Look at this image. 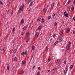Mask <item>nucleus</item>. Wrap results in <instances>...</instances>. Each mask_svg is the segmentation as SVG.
<instances>
[{"mask_svg":"<svg viewBox=\"0 0 75 75\" xmlns=\"http://www.w3.org/2000/svg\"><path fill=\"white\" fill-rule=\"evenodd\" d=\"M29 11H31V8H30V9L29 10Z\"/></svg>","mask_w":75,"mask_h":75,"instance_id":"obj_53","label":"nucleus"},{"mask_svg":"<svg viewBox=\"0 0 75 75\" xmlns=\"http://www.w3.org/2000/svg\"><path fill=\"white\" fill-rule=\"evenodd\" d=\"M70 48V47H69V46L68 45L66 47V49L67 50H69V48Z\"/></svg>","mask_w":75,"mask_h":75,"instance_id":"obj_8","label":"nucleus"},{"mask_svg":"<svg viewBox=\"0 0 75 75\" xmlns=\"http://www.w3.org/2000/svg\"><path fill=\"white\" fill-rule=\"evenodd\" d=\"M35 36V37H38V32H37L36 33Z\"/></svg>","mask_w":75,"mask_h":75,"instance_id":"obj_16","label":"nucleus"},{"mask_svg":"<svg viewBox=\"0 0 75 75\" xmlns=\"http://www.w3.org/2000/svg\"><path fill=\"white\" fill-rule=\"evenodd\" d=\"M39 34V33H38V35Z\"/></svg>","mask_w":75,"mask_h":75,"instance_id":"obj_64","label":"nucleus"},{"mask_svg":"<svg viewBox=\"0 0 75 75\" xmlns=\"http://www.w3.org/2000/svg\"><path fill=\"white\" fill-rule=\"evenodd\" d=\"M24 54L25 55H27V50H26L25 52H22L21 53V55H23V56H24Z\"/></svg>","mask_w":75,"mask_h":75,"instance_id":"obj_3","label":"nucleus"},{"mask_svg":"<svg viewBox=\"0 0 75 75\" xmlns=\"http://www.w3.org/2000/svg\"><path fill=\"white\" fill-rule=\"evenodd\" d=\"M50 60H51V59H50V57H49L47 60V61L48 62H50Z\"/></svg>","mask_w":75,"mask_h":75,"instance_id":"obj_22","label":"nucleus"},{"mask_svg":"<svg viewBox=\"0 0 75 75\" xmlns=\"http://www.w3.org/2000/svg\"><path fill=\"white\" fill-rule=\"evenodd\" d=\"M24 4H23V6H21L19 8V9L18 10L19 13H21V11H22V10H23V8L24 7Z\"/></svg>","mask_w":75,"mask_h":75,"instance_id":"obj_1","label":"nucleus"},{"mask_svg":"<svg viewBox=\"0 0 75 75\" xmlns=\"http://www.w3.org/2000/svg\"><path fill=\"white\" fill-rule=\"evenodd\" d=\"M41 20V18H39L38 19V21H40Z\"/></svg>","mask_w":75,"mask_h":75,"instance_id":"obj_38","label":"nucleus"},{"mask_svg":"<svg viewBox=\"0 0 75 75\" xmlns=\"http://www.w3.org/2000/svg\"><path fill=\"white\" fill-rule=\"evenodd\" d=\"M48 50V47H46V49H45V51H47Z\"/></svg>","mask_w":75,"mask_h":75,"instance_id":"obj_41","label":"nucleus"},{"mask_svg":"<svg viewBox=\"0 0 75 75\" xmlns=\"http://www.w3.org/2000/svg\"><path fill=\"white\" fill-rule=\"evenodd\" d=\"M73 34H75V31H74V30L73 31Z\"/></svg>","mask_w":75,"mask_h":75,"instance_id":"obj_52","label":"nucleus"},{"mask_svg":"<svg viewBox=\"0 0 75 75\" xmlns=\"http://www.w3.org/2000/svg\"><path fill=\"white\" fill-rule=\"evenodd\" d=\"M33 1H32L30 3V4L29 7H30V6H32V4H33Z\"/></svg>","mask_w":75,"mask_h":75,"instance_id":"obj_12","label":"nucleus"},{"mask_svg":"<svg viewBox=\"0 0 75 75\" xmlns=\"http://www.w3.org/2000/svg\"><path fill=\"white\" fill-rule=\"evenodd\" d=\"M29 39H30V38H29L26 40V42H28V41H29Z\"/></svg>","mask_w":75,"mask_h":75,"instance_id":"obj_20","label":"nucleus"},{"mask_svg":"<svg viewBox=\"0 0 75 75\" xmlns=\"http://www.w3.org/2000/svg\"><path fill=\"white\" fill-rule=\"evenodd\" d=\"M49 6H50V5H47V7H48Z\"/></svg>","mask_w":75,"mask_h":75,"instance_id":"obj_56","label":"nucleus"},{"mask_svg":"<svg viewBox=\"0 0 75 75\" xmlns=\"http://www.w3.org/2000/svg\"><path fill=\"white\" fill-rule=\"evenodd\" d=\"M50 70H48V72H50Z\"/></svg>","mask_w":75,"mask_h":75,"instance_id":"obj_60","label":"nucleus"},{"mask_svg":"<svg viewBox=\"0 0 75 75\" xmlns=\"http://www.w3.org/2000/svg\"><path fill=\"white\" fill-rule=\"evenodd\" d=\"M23 34H24V33L23 32L22 33H21V35H23Z\"/></svg>","mask_w":75,"mask_h":75,"instance_id":"obj_49","label":"nucleus"},{"mask_svg":"<svg viewBox=\"0 0 75 75\" xmlns=\"http://www.w3.org/2000/svg\"><path fill=\"white\" fill-rule=\"evenodd\" d=\"M26 63V62L24 60H23L22 61V65H24Z\"/></svg>","mask_w":75,"mask_h":75,"instance_id":"obj_6","label":"nucleus"},{"mask_svg":"<svg viewBox=\"0 0 75 75\" xmlns=\"http://www.w3.org/2000/svg\"><path fill=\"white\" fill-rule=\"evenodd\" d=\"M64 16H66V17H68V13H67V12H65L64 13Z\"/></svg>","mask_w":75,"mask_h":75,"instance_id":"obj_4","label":"nucleus"},{"mask_svg":"<svg viewBox=\"0 0 75 75\" xmlns=\"http://www.w3.org/2000/svg\"><path fill=\"white\" fill-rule=\"evenodd\" d=\"M42 23H44V19L42 18Z\"/></svg>","mask_w":75,"mask_h":75,"instance_id":"obj_27","label":"nucleus"},{"mask_svg":"<svg viewBox=\"0 0 75 75\" xmlns=\"http://www.w3.org/2000/svg\"><path fill=\"white\" fill-rule=\"evenodd\" d=\"M59 59H57L56 60V62H59Z\"/></svg>","mask_w":75,"mask_h":75,"instance_id":"obj_17","label":"nucleus"},{"mask_svg":"<svg viewBox=\"0 0 75 75\" xmlns=\"http://www.w3.org/2000/svg\"><path fill=\"white\" fill-rule=\"evenodd\" d=\"M10 14H13V11H11V12H10Z\"/></svg>","mask_w":75,"mask_h":75,"instance_id":"obj_33","label":"nucleus"},{"mask_svg":"<svg viewBox=\"0 0 75 75\" xmlns=\"http://www.w3.org/2000/svg\"><path fill=\"white\" fill-rule=\"evenodd\" d=\"M28 0H25V1H28Z\"/></svg>","mask_w":75,"mask_h":75,"instance_id":"obj_58","label":"nucleus"},{"mask_svg":"<svg viewBox=\"0 0 75 75\" xmlns=\"http://www.w3.org/2000/svg\"><path fill=\"white\" fill-rule=\"evenodd\" d=\"M72 68H73V65H71L70 66V69H72Z\"/></svg>","mask_w":75,"mask_h":75,"instance_id":"obj_14","label":"nucleus"},{"mask_svg":"<svg viewBox=\"0 0 75 75\" xmlns=\"http://www.w3.org/2000/svg\"><path fill=\"white\" fill-rule=\"evenodd\" d=\"M68 66H67L65 68L64 70V74H66L67 73V71H68Z\"/></svg>","mask_w":75,"mask_h":75,"instance_id":"obj_2","label":"nucleus"},{"mask_svg":"<svg viewBox=\"0 0 75 75\" xmlns=\"http://www.w3.org/2000/svg\"><path fill=\"white\" fill-rule=\"evenodd\" d=\"M64 21H63V22H62V23L63 24H64Z\"/></svg>","mask_w":75,"mask_h":75,"instance_id":"obj_57","label":"nucleus"},{"mask_svg":"<svg viewBox=\"0 0 75 75\" xmlns=\"http://www.w3.org/2000/svg\"><path fill=\"white\" fill-rule=\"evenodd\" d=\"M70 2H71V1L70 0L68 1L67 2L68 4L70 3Z\"/></svg>","mask_w":75,"mask_h":75,"instance_id":"obj_40","label":"nucleus"},{"mask_svg":"<svg viewBox=\"0 0 75 75\" xmlns=\"http://www.w3.org/2000/svg\"><path fill=\"white\" fill-rule=\"evenodd\" d=\"M58 41H56V42L54 43V45H56V44H58Z\"/></svg>","mask_w":75,"mask_h":75,"instance_id":"obj_18","label":"nucleus"},{"mask_svg":"<svg viewBox=\"0 0 75 75\" xmlns=\"http://www.w3.org/2000/svg\"><path fill=\"white\" fill-rule=\"evenodd\" d=\"M24 23V19H22L21 20V24H23Z\"/></svg>","mask_w":75,"mask_h":75,"instance_id":"obj_11","label":"nucleus"},{"mask_svg":"<svg viewBox=\"0 0 75 75\" xmlns=\"http://www.w3.org/2000/svg\"><path fill=\"white\" fill-rule=\"evenodd\" d=\"M30 1H31V0H28V2L29 3H30Z\"/></svg>","mask_w":75,"mask_h":75,"instance_id":"obj_54","label":"nucleus"},{"mask_svg":"<svg viewBox=\"0 0 75 75\" xmlns=\"http://www.w3.org/2000/svg\"><path fill=\"white\" fill-rule=\"evenodd\" d=\"M66 62H67V61H66V60H65L64 62V64H66Z\"/></svg>","mask_w":75,"mask_h":75,"instance_id":"obj_35","label":"nucleus"},{"mask_svg":"<svg viewBox=\"0 0 75 75\" xmlns=\"http://www.w3.org/2000/svg\"><path fill=\"white\" fill-rule=\"evenodd\" d=\"M9 6L10 5H8V7H9Z\"/></svg>","mask_w":75,"mask_h":75,"instance_id":"obj_63","label":"nucleus"},{"mask_svg":"<svg viewBox=\"0 0 75 75\" xmlns=\"http://www.w3.org/2000/svg\"><path fill=\"white\" fill-rule=\"evenodd\" d=\"M56 69L55 68H54L53 69V71H55Z\"/></svg>","mask_w":75,"mask_h":75,"instance_id":"obj_51","label":"nucleus"},{"mask_svg":"<svg viewBox=\"0 0 75 75\" xmlns=\"http://www.w3.org/2000/svg\"><path fill=\"white\" fill-rule=\"evenodd\" d=\"M34 68H35V66L33 65V70L34 69Z\"/></svg>","mask_w":75,"mask_h":75,"instance_id":"obj_44","label":"nucleus"},{"mask_svg":"<svg viewBox=\"0 0 75 75\" xmlns=\"http://www.w3.org/2000/svg\"><path fill=\"white\" fill-rule=\"evenodd\" d=\"M3 2L0 1V4H1V5H3Z\"/></svg>","mask_w":75,"mask_h":75,"instance_id":"obj_29","label":"nucleus"},{"mask_svg":"<svg viewBox=\"0 0 75 75\" xmlns=\"http://www.w3.org/2000/svg\"><path fill=\"white\" fill-rule=\"evenodd\" d=\"M60 34H63V30H62V31H60Z\"/></svg>","mask_w":75,"mask_h":75,"instance_id":"obj_19","label":"nucleus"},{"mask_svg":"<svg viewBox=\"0 0 75 75\" xmlns=\"http://www.w3.org/2000/svg\"><path fill=\"white\" fill-rule=\"evenodd\" d=\"M17 58L16 57H15L14 59V61H17Z\"/></svg>","mask_w":75,"mask_h":75,"instance_id":"obj_13","label":"nucleus"},{"mask_svg":"<svg viewBox=\"0 0 75 75\" xmlns=\"http://www.w3.org/2000/svg\"><path fill=\"white\" fill-rule=\"evenodd\" d=\"M16 51H17V50L16 49H15L13 50V52H14V53H16Z\"/></svg>","mask_w":75,"mask_h":75,"instance_id":"obj_21","label":"nucleus"},{"mask_svg":"<svg viewBox=\"0 0 75 75\" xmlns=\"http://www.w3.org/2000/svg\"><path fill=\"white\" fill-rule=\"evenodd\" d=\"M38 70H39V71H40V69H41V67H38Z\"/></svg>","mask_w":75,"mask_h":75,"instance_id":"obj_42","label":"nucleus"},{"mask_svg":"<svg viewBox=\"0 0 75 75\" xmlns=\"http://www.w3.org/2000/svg\"><path fill=\"white\" fill-rule=\"evenodd\" d=\"M59 41L60 42H61V41H62V38H60L59 39Z\"/></svg>","mask_w":75,"mask_h":75,"instance_id":"obj_24","label":"nucleus"},{"mask_svg":"<svg viewBox=\"0 0 75 75\" xmlns=\"http://www.w3.org/2000/svg\"><path fill=\"white\" fill-rule=\"evenodd\" d=\"M70 31V30L69 29V28H68L67 29V33H69V31Z\"/></svg>","mask_w":75,"mask_h":75,"instance_id":"obj_10","label":"nucleus"},{"mask_svg":"<svg viewBox=\"0 0 75 75\" xmlns=\"http://www.w3.org/2000/svg\"><path fill=\"white\" fill-rule=\"evenodd\" d=\"M73 4L74 5H75V0L74 1Z\"/></svg>","mask_w":75,"mask_h":75,"instance_id":"obj_48","label":"nucleus"},{"mask_svg":"<svg viewBox=\"0 0 75 75\" xmlns=\"http://www.w3.org/2000/svg\"><path fill=\"white\" fill-rule=\"evenodd\" d=\"M23 74H24V71H22V72H21V75H23Z\"/></svg>","mask_w":75,"mask_h":75,"instance_id":"obj_26","label":"nucleus"},{"mask_svg":"<svg viewBox=\"0 0 75 75\" xmlns=\"http://www.w3.org/2000/svg\"><path fill=\"white\" fill-rule=\"evenodd\" d=\"M9 69H10V67H9V66H8L7 67V69L8 71L9 70Z\"/></svg>","mask_w":75,"mask_h":75,"instance_id":"obj_31","label":"nucleus"},{"mask_svg":"<svg viewBox=\"0 0 75 75\" xmlns=\"http://www.w3.org/2000/svg\"><path fill=\"white\" fill-rule=\"evenodd\" d=\"M53 37L54 38H55V37H56V35H55V34H54L53 35Z\"/></svg>","mask_w":75,"mask_h":75,"instance_id":"obj_36","label":"nucleus"},{"mask_svg":"<svg viewBox=\"0 0 75 75\" xmlns=\"http://www.w3.org/2000/svg\"><path fill=\"white\" fill-rule=\"evenodd\" d=\"M73 20L74 21H75V17H74L73 18Z\"/></svg>","mask_w":75,"mask_h":75,"instance_id":"obj_47","label":"nucleus"},{"mask_svg":"<svg viewBox=\"0 0 75 75\" xmlns=\"http://www.w3.org/2000/svg\"><path fill=\"white\" fill-rule=\"evenodd\" d=\"M8 12H10V10H8V11L7 12V13L8 14Z\"/></svg>","mask_w":75,"mask_h":75,"instance_id":"obj_45","label":"nucleus"},{"mask_svg":"<svg viewBox=\"0 0 75 75\" xmlns=\"http://www.w3.org/2000/svg\"><path fill=\"white\" fill-rule=\"evenodd\" d=\"M30 34V33L29 32H27L26 33V35H28Z\"/></svg>","mask_w":75,"mask_h":75,"instance_id":"obj_34","label":"nucleus"},{"mask_svg":"<svg viewBox=\"0 0 75 75\" xmlns=\"http://www.w3.org/2000/svg\"><path fill=\"white\" fill-rule=\"evenodd\" d=\"M68 45H71V42H69L68 43Z\"/></svg>","mask_w":75,"mask_h":75,"instance_id":"obj_39","label":"nucleus"},{"mask_svg":"<svg viewBox=\"0 0 75 75\" xmlns=\"http://www.w3.org/2000/svg\"><path fill=\"white\" fill-rule=\"evenodd\" d=\"M15 28H13V29L12 31H13V32H14V31H15Z\"/></svg>","mask_w":75,"mask_h":75,"instance_id":"obj_23","label":"nucleus"},{"mask_svg":"<svg viewBox=\"0 0 75 75\" xmlns=\"http://www.w3.org/2000/svg\"><path fill=\"white\" fill-rule=\"evenodd\" d=\"M4 48H3L2 49H1L0 50L1 51H4Z\"/></svg>","mask_w":75,"mask_h":75,"instance_id":"obj_25","label":"nucleus"},{"mask_svg":"<svg viewBox=\"0 0 75 75\" xmlns=\"http://www.w3.org/2000/svg\"><path fill=\"white\" fill-rule=\"evenodd\" d=\"M54 7V3L52 4L51 6V9H52Z\"/></svg>","mask_w":75,"mask_h":75,"instance_id":"obj_9","label":"nucleus"},{"mask_svg":"<svg viewBox=\"0 0 75 75\" xmlns=\"http://www.w3.org/2000/svg\"><path fill=\"white\" fill-rule=\"evenodd\" d=\"M50 41H52V38H51L50 40Z\"/></svg>","mask_w":75,"mask_h":75,"instance_id":"obj_55","label":"nucleus"},{"mask_svg":"<svg viewBox=\"0 0 75 75\" xmlns=\"http://www.w3.org/2000/svg\"><path fill=\"white\" fill-rule=\"evenodd\" d=\"M36 75H38V72L37 73Z\"/></svg>","mask_w":75,"mask_h":75,"instance_id":"obj_61","label":"nucleus"},{"mask_svg":"<svg viewBox=\"0 0 75 75\" xmlns=\"http://www.w3.org/2000/svg\"><path fill=\"white\" fill-rule=\"evenodd\" d=\"M71 10L72 11H74V6H72L71 7Z\"/></svg>","mask_w":75,"mask_h":75,"instance_id":"obj_15","label":"nucleus"},{"mask_svg":"<svg viewBox=\"0 0 75 75\" xmlns=\"http://www.w3.org/2000/svg\"><path fill=\"white\" fill-rule=\"evenodd\" d=\"M38 75H40V72H38Z\"/></svg>","mask_w":75,"mask_h":75,"instance_id":"obj_50","label":"nucleus"},{"mask_svg":"<svg viewBox=\"0 0 75 75\" xmlns=\"http://www.w3.org/2000/svg\"><path fill=\"white\" fill-rule=\"evenodd\" d=\"M27 27H28V26H24V27L22 28L23 31H24V30H25Z\"/></svg>","mask_w":75,"mask_h":75,"instance_id":"obj_5","label":"nucleus"},{"mask_svg":"<svg viewBox=\"0 0 75 75\" xmlns=\"http://www.w3.org/2000/svg\"><path fill=\"white\" fill-rule=\"evenodd\" d=\"M44 11L45 12H46V11H47V9L46 8H44Z\"/></svg>","mask_w":75,"mask_h":75,"instance_id":"obj_32","label":"nucleus"},{"mask_svg":"<svg viewBox=\"0 0 75 75\" xmlns=\"http://www.w3.org/2000/svg\"><path fill=\"white\" fill-rule=\"evenodd\" d=\"M10 1H13V0H10Z\"/></svg>","mask_w":75,"mask_h":75,"instance_id":"obj_62","label":"nucleus"},{"mask_svg":"<svg viewBox=\"0 0 75 75\" xmlns=\"http://www.w3.org/2000/svg\"><path fill=\"white\" fill-rule=\"evenodd\" d=\"M41 28H42V26H40L38 28V30H41Z\"/></svg>","mask_w":75,"mask_h":75,"instance_id":"obj_7","label":"nucleus"},{"mask_svg":"<svg viewBox=\"0 0 75 75\" xmlns=\"http://www.w3.org/2000/svg\"><path fill=\"white\" fill-rule=\"evenodd\" d=\"M12 50H11V49L9 51L10 53H11V52H12Z\"/></svg>","mask_w":75,"mask_h":75,"instance_id":"obj_43","label":"nucleus"},{"mask_svg":"<svg viewBox=\"0 0 75 75\" xmlns=\"http://www.w3.org/2000/svg\"><path fill=\"white\" fill-rule=\"evenodd\" d=\"M32 58H33V57H32L30 60H31V59H32Z\"/></svg>","mask_w":75,"mask_h":75,"instance_id":"obj_59","label":"nucleus"},{"mask_svg":"<svg viewBox=\"0 0 75 75\" xmlns=\"http://www.w3.org/2000/svg\"><path fill=\"white\" fill-rule=\"evenodd\" d=\"M55 13L53 14L52 16L53 17H55Z\"/></svg>","mask_w":75,"mask_h":75,"instance_id":"obj_46","label":"nucleus"},{"mask_svg":"<svg viewBox=\"0 0 75 75\" xmlns=\"http://www.w3.org/2000/svg\"><path fill=\"white\" fill-rule=\"evenodd\" d=\"M34 46H33L32 47V50H34Z\"/></svg>","mask_w":75,"mask_h":75,"instance_id":"obj_30","label":"nucleus"},{"mask_svg":"<svg viewBox=\"0 0 75 75\" xmlns=\"http://www.w3.org/2000/svg\"><path fill=\"white\" fill-rule=\"evenodd\" d=\"M54 26H57V23L55 22L54 24Z\"/></svg>","mask_w":75,"mask_h":75,"instance_id":"obj_28","label":"nucleus"},{"mask_svg":"<svg viewBox=\"0 0 75 75\" xmlns=\"http://www.w3.org/2000/svg\"><path fill=\"white\" fill-rule=\"evenodd\" d=\"M51 16H49L48 17H47V18L48 19H50V18H51Z\"/></svg>","mask_w":75,"mask_h":75,"instance_id":"obj_37","label":"nucleus"}]
</instances>
